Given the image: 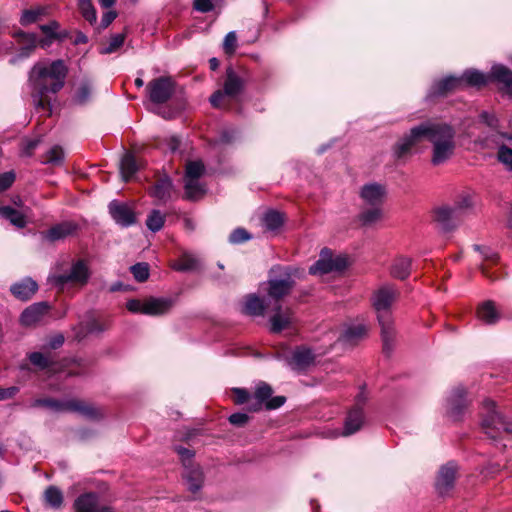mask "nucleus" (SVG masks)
I'll return each mask as SVG.
<instances>
[{
	"label": "nucleus",
	"instance_id": "obj_1",
	"mask_svg": "<svg viewBox=\"0 0 512 512\" xmlns=\"http://www.w3.org/2000/svg\"><path fill=\"white\" fill-rule=\"evenodd\" d=\"M426 139L431 144L430 162L433 166H441L450 161L456 151V130L446 122L426 121L414 126L401 137L393 147L396 159L411 155L412 149Z\"/></svg>",
	"mask_w": 512,
	"mask_h": 512
},
{
	"label": "nucleus",
	"instance_id": "obj_2",
	"mask_svg": "<svg viewBox=\"0 0 512 512\" xmlns=\"http://www.w3.org/2000/svg\"><path fill=\"white\" fill-rule=\"evenodd\" d=\"M426 139L431 144L430 162L433 166H441L450 161L456 151V130L446 122L426 121L414 126L401 137L393 147L396 159L411 155L412 149Z\"/></svg>",
	"mask_w": 512,
	"mask_h": 512
},
{
	"label": "nucleus",
	"instance_id": "obj_3",
	"mask_svg": "<svg viewBox=\"0 0 512 512\" xmlns=\"http://www.w3.org/2000/svg\"><path fill=\"white\" fill-rule=\"evenodd\" d=\"M67 66L63 60L37 62L29 72V84L32 89V99L36 108H50L49 94H56L65 83Z\"/></svg>",
	"mask_w": 512,
	"mask_h": 512
},
{
	"label": "nucleus",
	"instance_id": "obj_4",
	"mask_svg": "<svg viewBox=\"0 0 512 512\" xmlns=\"http://www.w3.org/2000/svg\"><path fill=\"white\" fill-rule=\"evenodd\" d=\"M399 295L398 290L390 284H385L374 291L371 301L377 313L381 326V336L385 351L392 348L395 337L394 323L391 315V307Z\"/></svg>",
	"mask_w": 512,
	"mask_h": 512
},
{
	"label": "nucleus",
	"instance_id": "obj_5",
	"mask_svg": "<svg viewBox=\"0 0 512 512\" xmlns=\"http://www.w3.org/2000/svg\"><path fill=\"white\" fill-rule=\"evenodd\" d=\"M31 406L35 408L43 407L55 413H77L85 418L93 420L100 419L103 416L101 409L78 399L57 400L53 398H40L35 399Z\"/></svg>",
	"mask_w": 512,
	"mask_h": 512
},
{
	"label": "nucleus",
	"instance_id": "obj_6",
	"mask_svg": "<svg viewBox=\"0 0 512 512\" xmlns=\"http://www.w3.org/2000/svg\"><path fill=\"white\" fill-rule=\"evenodd\" d=\"M295 284L294 273L289 267L276 266L270 270L268 279V296L275 300V303L288 295Z\"/></svg>",
	"mask_w": 512,
	"mask_h": 512
},
{
	"label": "nucleus",
	"instance_id": "obj_7",
	"mask_svg": "<svg viewBox=\"0 0 512 512\" xmlns=\"http://www.w3.org/2000/svg\"><path fill=\"white\" fill-rule=\"evenodd\" d=\"M481 415V427L490 438H497L501 431L512 432V425L496 410L493 400H484Z\"/></svg>",
	"mask_w": 512,
	"mask_h": 512
},
{
	"label": "nucleus",
	"instance_id": "obj_8",
	"mask_svg": "<svg viewBox=\"0 0 512 512\" xmlns=\"http://www.w3.org/2000/svg\"><path fill=\"white\" fill-rule=\"evenodd\" d=\"M179 458L183 464V478L188 490L192 493L198 492L203 485L204 475L201 468L193 463L195 450H178Z\"/></svg>",
	"mask_w": 512,
	"mask_h": 512
},
{
	"label": "nucleus",
	"instance_id": "obj_9",
	"mask_svg": "<svg viewBox=\"0 0 512 512\" xmlns=\"http://www.w3.org/2000/svg\"><path fill=\"white\" fill-rule=\"evenodd\" d=\"M90 278V270L84 260L74 262L68 272L53 275L51 282L63 288L67 284L85 285Z\"/></svg>",
	"mask_w": 512,
	"mask_h": 512
},
{
	"label": "nucleus",
	"instance_id": "obj_10",
	"mask_svg": "<svg viewBox=\"0 0 512 512\" xmlns=\"http://www.w3.org/2000/svg\"><path fill=\"white\" fill-rule=\"evenodd\" d=\"M347 258L341 255L333 257L332 252L325 248L321 251L319 259L310 266L309 273L323 275L334 271H342L347 267Z\"/></svg>",
	"mask_w": 512,
	"mask_h": 512
},
{
	"label": "nucleus",
	"instance_id": "obj_11",
	"mask_svg": "<svg viewBox=\"0 0 512 512\" xmlns=\"http://www.w3.org/2000/svg\"><path fill=\"white\" fill-rule=\"evenodd\" d=\"M243 86V79L232 68H228L223 90H217L210 96L211 105L216 108L220 107L224 96H237L242 91Z\"/></svg>",
	"mask_w": 512,
	"mask_h": 512
},
{
	"label": "nucleus",
	"instance_id": "obj_12",
	"mask_svg": "<svg viewBox=\"0 0 512 512\" xmlns=\"http://www.w3.org/2000/svg\"><path fill=\"white\" fill-rule=\"evenodd\" d=\"M175 83L170 77H159L147 85L149 99L155 104L167 102L173 95Z\"/></svg>",
	"mask_w": 512,
	"mask_h": 512
},
{
	"label": "nucleus",
	"instance_id": "obj_13",
	"mask_svg": "<svg viewBox=\"0 0 512 512\" xmlns=\"http://www.w3.org/2000/svg\"><path fill=\"white\" fill-rule=\"evenodd\" d=\"M272 393L273 390L268 384L260 383L253 395V399L256 401L253 409L257 411L264 406L267 410H273L281 407L285 403L286 398L284 396L271 397Z\"/></svg>",
	"mask_w": 512,
	"mask_h": 512
},
{
	"label": "nucleus",
	"instance_id": "obj_14",
	"mask_svg": "<svg viewBox=\"0 0 512 512\" xmlns=\"http://www.w3.org/2000/svg\"><path fill=\"white\" fill-rule=\"evenodd\" d=\"M13 37L19 45L16 55L10 59L11 64H16L24 59L29 58L38 46V39L34 33H26L24 31L16 32Z\"/></svg>",
	"mask_w": 512,
	"mask_h": 512
},
{
	"label": "nucleus",
	"instance_id": "obj_15",
	"mask_svg": "<svg viewBox=\"0 0 512 512\" xmlns=\"http://www.w3.org/2000/svg\"><path fill=\"white\" fill-rule=\"evenodd\" d=\"M458 465L455 461H448L439 468L435 489L439 495L444 496L454 487Z\"/></svg>",
	"mask_w": 512,
	"mask_h": 512
},
{
	"label": "nucleus",
	"instance_id": "obj_16",
	"mask_svg": "<svg viewBox=\"0 0 512 512\" xmlns=\"http://www.w3.org/2000/svg\"><path fill=\"white\" fill-rule=\"evenodd\" d=\"M466 390L462 386L453 388L446 399V411L448 415L458 420L468 405Z\"/></svg>",
	"mask_w": 512,
	"mask_h": 512
},
{
	"label": "nucleus",
	"instance_id": "obj_17",
	"mask_svg": "<svg viewBox=\"0 0 512 512\" xmlns=\"http://www.w3.org/2000/svg\"><path fill=\"white\" fill-rule=\"evenodd\" d=\"M293 322V312L290 308H283L279 303L273 306V314L269 318L270 330L279 333L288 328Z\"/></svg>",
	"mask_w": 512,
	"mask_h": 512
},
{
	"label": "nucleus",
	"instance_id": "obj_18",
	"mask_svg": "<svg viewBox=\"0 0 512 512\" xmlns=\"http://www.w3.org/2000/svg\"><path fill=\"white\" fill-rule=\"evenodd\" d=\"M314 362V352L304 346L296 348L288 360L290 368L296 371H304L312 366Z\"/></svg>",
	"mask_w": 512,
	"mask_h": 512
},
{
	"label": "nucleus",
	"instance_id": "obj_19",
	"mask_svg": "<svg viewBox=\"0 0 512 512\" xmlns=\"http://www.w3.org/2000/svg\"><path fill=\"white\" fill-rule=\"evenodd\" d=\"M462 88V79H460V77L447 76L432 84L427 93V98L432 99L434 97L444 96L451 91Z\"/></svg>",
	"mask_w": 512,
	"mask_h": 512
},
{
	"label": "nucleus",
	"instance_id": "obj_20",
	"mask_svg": "<svg viewBox=\"0 0 512 512\" xmlns=\"http://www.w3.org/2000/svg\"><path fill=\"white\" fill-rule=\"evenodd\" d=\"M109 213L113 220L122 227H128L136 220L133 210L125 203L112 201L109 204Z\"/></svg>",
	"mask_w": 512,
	"mask_h": 512
},
{
	"label": "nucleus",
	"instance_id": "obj_21",
	"mask_svg": "<svg viewBox=\"0 0 512 512\" xmlns=\"http://www.w3.org/2000/svg\"><path fill=\"white\" fill-rule=\"evenodd\" d=\"M363 422L364 414L362 408L356 406L349 411L343 429L335 431L333 437L350 436L361 429Z\"/></svg>",
	"mask_w": 512,
	"mask_h": 512
},
{
	"label": "nucleus",
	"instance_id": "obj_22",
	"mask_svg": "<svg viewBox=\"0 0 512 512\" xmlns=\"http://www.w3.org/2000/svg\"><path fill=\"white\" fill-rule=\"evenodd\" d=\"M360 196L367 205L381 206L386 196V188L379 183H368L361 188Z\"/></svg>",
	"mask_w": 512,
	"mask_h": 512
},
{
	"label": "nucleus",
	"instance_id": "obj_23",
	"mask_svg": "<svg viewBox=\"0 0 512 512\" xmlns=\"http://www.w3.org/2000/svg\"><path fill=\"white\" fill-rule=\"evenodd\" d=\"M493 80L501 84V90L512 97V71L501 64L493 65L489 74V81Z\"/></svg>",
	"mask_w": 512,
	"mask_h": 512
},
{
	"label": "nucleus",
	"instance_id": "obj_24",
	"mask_svg": "<svg viewBox=\"0 0 512 512\" xmlns=\"http://www.w3.org/2000/svg\"><path fill=\"white\" fill-rule=\"evenodd\" d=\"M75 508L78 512H112L108 506L98 507L96 493H86L79 496L75 501Z\"/></svg>",
	"mask_w": 512,
	"mask_h": 512
},
{
	"label": "nucleus",
	"instance_id": "obj_25",
	"mask_svg": "<svg viewBox=\"0 0 512 512\" xmlns=\"http://www.w3.org/2000/svg\"><path fill=\"white\" fill-rule=\"evenodd\" d=\"M173 306L171 298H156L150 297L144 300V314L151 316H158L167 313Z\"/></svg>",
	"mask_w": 512,
	"mask_h": 512
},
{
	"label": "nucleus",
	"instance_id": "obj_26",
	"mask_svg": "<svg viewBox=\"0 0 512 512\" xmlns=\"http://www.w3.org/2000/svg\"><path fill=\"white\" fill-rule=\"evenodd\" d=\"M37 290H38L37 283L29 277L24 278L21 281L14 283L10 287L11 293L17 299H20L22 301L29 300L36 293Z\"/></svg>",
	"mask_w": 512,
	"mask_h": 512
},
{
	"label": "nucleus",
	"instance_id": "obj_27",
	"mask_svg": "<svg viewBox=\"0 0 512 512\" xmlns=\"http://www.w3.org/2000/svg\"><path fill=\"white\" fill-rule=\"evenodd\" d=\"M47 310L48 305L44 302L32 304L22 312L20 322L24 326H32L41 321Z\"/></svg>",
	"mask_w": 512,
	"mask_h": 512
},
{
	"label": "nucleus",
	"instance_id": "obj_28",
	"mask_svg": "<svg viewBox=\"0 0 512 512\" xmlns=\"http://www.w3.org/2000/svg\"><path fill=\"white\" fill-rule=\"evenodd\" d=\"M77 226L72 222H63L51 227L42 233L43 239L49 242L62 240L72 235L76 231Z\"/></svg>",
	"mask_w": 512,
	"mask_h": 512
},
{
	"label": "nucleus",
	"instance_id": "obj_29",
	"mask_svg": "<svg viewBox=\"0 0 512 512\" xmlns=\"http://www.w3.org/2000/svg\"><path fill=\"white\" fill-rule=\"evenodd\" d=\"M174 187L171 179L167 176L160 178L152 187L150 194L160 203H166L172 197Z\"/></svg>",
	"mask_w": 512,
	"mask_h": 512
},
{
	"label": "nucleus",
	"instance_id": "obj_30",
	"mask_svg": "<svg viewBox=\"0 0 512 512\" xmlns=\"http://www.w3.org/2000/svg\"><path fill=\"white\" fill-rule=\"evenodd\" d=\"M477 317L485 324H495L500 319V314L491 300H487L479 305Z\"/></svg>",
	"mask_w": 512,
	"mask_h": 512
},
{
	"label": "nucleus",
	"instance_id": "obj_31",
	"mask_svg": "<svg viewBox=\"0 0 512 512\" xmlns=\"http://www.w3.org/2000/svg\"><path fill=\"white\" fill-rule=\"evenodd\" d=\"M266 305L264 301L255 294H250L245 298L242 312L250 316L264 315Z\"/></svg>",
	"mask_w": 512,
	"mask_h": 512
},
{
	"label": "nucleus",
	"instance_id": "obj_32",
	"mask_svg": "<svg viewBox=\"0 0 512 512\" xmlns=\"http://www.w3.org/2000/svg\"><path fill=\"white\" fill-rule=\"evenodd\" d=\"M0 217L6 219L17 228H24L27 224L26 213L15 210L10 206L0 207Z\"/></svg>",
	"mask_w": 512,
	"mask_h": 512
},
{
	"label": "nucleus",
	"instance_id": "obj_33",
	"mask_svg": "<svg viewBox=\"0 0 512 512\" xmlns=\"http://www.w3.org/2000/svg\"><path fill=\"white\" fill-rule=\"evenodd\" d=\"M460 79H462L463 87L466 85L481 87L489 82V75L476 69H468L460 76Z\"/></svg>",
	"mask_w": 512,
	"mask_h": 512
},
{
	"label": "nucleus",
	"instance_id": "obj_34",
	"mask_svg": "<svg viewBox=\"0 0 512 512\" xmlns=\"http://www.w3.org/2000/svg\"><path fill=\"white\" fill-rule=\"evenodd\" d=\"M411 264V259L406 257H399L395 259L391 267L392 276L401 280L406 279L410 274Z\"/></svg>",
	"mask_w": 512,
	"mask_h": 512
},
{
	"label": "nucleus",
	"instance_id": "obj_35",
	"mask_svg": "<svg viewBox=\"0 0 512 512\" xmlns=\"http://www.w3.org/2000/svg\"><path fill=\"white\" fill-rule=\"evenodd\" d=\"M284 223L283 214L275 210H269L262 216V224L268 231L278 230Z\"/></svg>",
	"mask_w": 512,
	"mask_h": 512
},
{
	"label": "nucleus",
	"instance_id": "obj_36",
	"mask_svg": "<svg viewBox=\"0 0 512 512\" xmlns=\"http://www.w3.org/2000/svg\"><path fill=\"white\" fill-rule=\"evenodd\" d=\"M459 215L455 212V209L450 206H442L436 209L435 218L444 229L449 230L451 228L452 220L458 218Z\"/></svg>",
	"mask_w": 512,
	"mask_h": 512
},
{
	"label": "nucleus",
	"instance_id": "obj_37",
	"mask_svg": "<svg viewBox=\"0 0 512 512\" xmlns=\"http://www.w3.org/2000/svg\"><path fill=\"white\" fill-rule=\"evenodd\" d=\"M137 170L138 165L136 163L135 157L130 153H126L120 162V172L123 180H130Z\"/></svg>",
	"mask_w": 512,
	"mask_h": 512
},
{
	"label": "nucleus",
	"instance_id": "obj_38",
	"mask_svg": "<svg viewBox=\"0 0 512 512\" xmlns=\"http://www.w3.org/2000/svg\"><path fill=\"white\" fill-rule=\"evenodd\" d=\"M185 197L189 200H198L205 194L204 186L199 179H184Z\"/></svg>",
	"mask_w": 512,
	"mask_h": 512
},
{
	"label": "nucleus",
	"instance_id": "obj_39",
	"mask_svg": "<svg viewBox=\"0 0 512 512\" xmlns=\"http://www.w3.org/2000/svg\"><path fill=\"white\" fill-rule=\"evenodd\" d=\"M367 332L364 325H355L348 327L344 333L339 337V340L345 344H354L356 341L361 339Z\"/></svg>",
	"mask_w": 512,
	"mask_h": 512
},
{
	"label": "nucleus",
	"instance_id": "obj_40",
	"mask_svg": "<svg viewBox=\"0 0 512 512\" xmlns=\"http://www.w3.org/2000/svg\"><path fill=\"white\" fill-rule=\"evenodd\" d=\"M198 267V259L192 254L185 253L178 260L173 262L172 268L176 271L188 272Z\"/></svg>",
	"mask_w": 512,
	"mask_h": 512
},
{
	"label": "nucleus",
	"instance_id": "obj_41",
	"mask_svg": "<svg viewBox=\"0 0 512 512\" xmlns=\"http://www.w3.org/2000/svg\"><path fill=\"white\" fill-rule=\"evenodd\" d=\"M382 217L381 206H371L359 214V221L364 226H371L377 223Z\"/></svg>",
	"mask_w": 512,
	"mask_h": 512
},
{
	"label": "nucleus",
	"instance_id": "obj_42",
	"mask_svg": "<svg viewBox=\"0 0 512 512\" xmlns=\"http://www.w3.org/2000/svg\"><path fill=\"white\" fill-rule=\"evenodd\" d=\"M474 206L473 196L469 192H462L456 199L453 209L460 216Z\"/></svg>",
	"mask_w": 512,
	"mask_h": 512
},
{
	"label": "nucleus",
	"instance_id": "obj_43",
	"mask_svg": "<svg viewBox=\"0 0 512 512\" xmlns=\"http://www.w3.org/2000/svg\"><path fill=\"white\" fill-rule=\"evenodd\" d=\"M124 33H117L111 35L106 46L101 47L100 54H111L117 52L124 44L125 41Z\"/></svg>",
	"mask_w": 512,
	"mask_h": 512
},
{
	"label": "nucleus",
	"instance_id": "obj_44",
	"mask_svg": "<svg viewBox=\"0 0 512 512\" xmlns=\"http://www.w3.org/2000/svg\"><path fill=\"white\" fill-rule=\"evenodd\" d=\"M45 12L46 9L40 6L24 10L20 18V23L23 26L33 24L40 20L41 17L45 14Z\"/></svg>",
	"mask_w": 512,
	"mask_h": 512
},
{
	"label": "nucleus",
	"instance_id": "obj_45",
	"mask_svg": "<svg viewBox=\"0 0 512 512\" xmlns=\"http://www.w3.org/2000/svg\"><path fill=\"white\" fill-rule=\"evenodd\" d=\"M165 214L159 210H152L146 219V226L152 232L160 231L165 223Z\"/></svg>",
	"mask_w": 512,
	"mask_h": 512
},
{
	"label": "nucleus",
	"instance_id": "obj_46",
	"mask_svg": "<svg viewBox=\"0 0 512 512\" xmlns=\"http://www.w3.org/2000/svg\"><path fill=\"white\" fill-rule=\"evenodd\" d=\"M45 501L53 508H59L63 502V494L60 489L55 486H50L46 489Z\"/></svg>",
	"mask_w": 512,
	"mask_h": 512
},
{
	"label": "nucleus",
	"instance_id": "obj_47",
	"mask_svg": "<svg viewBox=\"0 0 512 512\" xmlns=\"http://www.w3.org/2000/svg\"><path fill=\"white\" fill-rule=\"evenodd\" d=\"M78 7L85 20L90 24L96 23L97 13L91 0H78Z\"/></svg>",
	"mask_w": 512,
	"mask_h": 512
},
{
	"label": "nucleus",
	"instance_id": "obj_48",
	"mask_svg": "<svg viewBox=\"0 0 512 512\" xmlns=\"http://www.w3.org/2000/svg\"><path fill=\"white\" fill-rule=\"evenodd\" d=\"M92 87L89 82H82L77 88L73 101L77 104L83 105L85 104L91 97Z\"/></svg>",
	"mask_w": 512,
	"mask_h": 512
},
{
	"label": "nucleus",
	"instance_id": "obj_49",
	"mask_svg": "<svg viewBox=\"0 0 512 512\" xmlns=\"http://www.w3.org/2000/svg\"><path fill=\"white\" fill-rule=\"evenodd\" d=\"M63 159L64 153L62 148L59 146H54L46 152L43 163L59 165L62 163Z\"/></svg>",
	"mask_w": 512,
	"mask_h": 512
},
{
	"label": "nucleus",
	"instance_id": "obj_50",
	"mask_svg": "<svg viewBox=\"0 0 512 512\" xmlns=\"http://www.w3.org/2000/svg\"><path fill=\"white\" fill-rule=\"evenodd\" d=\"M204 173V165L201 161H191L186 165L184 179H199Z\"/></svg>",
	"mask_w": 512,
	"mask_h": 512
},
{
	"label": "nucleus",
	"instance_id": "obj_51",
	"mask_svg": "<svg viewBox=\"0 0 512 512\" xmlns=\"http://www.w3.org/2000/svg\"><path fill=\"white\" fill-rule=\"evenodd\" d=\"M130 270L138 282H144L149 277V265L147 263H137L131 266Z\"/></svg>",
	"mask_w": 512,
	"mask_h": 512
},
{
	"label": "nucleus",
	"instance_id": "obj_52",
	"mask_svg": "<svg viewBox=\"0 0 512 512\" xmlns=\"http://www.w3.org/2000/svg\"><path fill=\"white\" fill-rule=\"evenodd\" d=\"M498 159L509 170H512V146L501 145L498 150Z\"/></svg>",
	"mask_w": 512,
	"mask_h": 512
},
{
	"label": "nucleus",
	"instance_id": "obj_53",
	"mask_svg": "<svg viewBox=\"0 0 512 512\" xmlns=\"http://www.w3.org/2000/svg\"><path fill=\"white\" fill-rule=\"evenodd\" d=\"M251 238V235L245 229L237 228L230 234L229 242L232 244H240Z\"/></svg>",
	"mask_w": 512,
	"mask_h": 512
},
{
	"label": "nucleus",
	"instance_id": "obj_54",
	"mask_svg": "<svg viewBox=\"0 0 512 512\" xmlns=\"http://www.w3.org/2000/svg\"><path fill=\"white\" fill-rule=\"evenodd\" d=\"M237 46V37L234 31L226 34L223 41V49L227 54H233Z\"/></svg>",
	"mask_w": 512,
	"mask_h": 512
},
{
	"label": "nucleus",
	"instance_id": "obj_55",
	"mask_svg": "<svg viewBox=\"0 0 512 512\" xmlns=\"http://www.w3.org/2000/svg\"><path fill=\"white\" fill-rule=\"evenodd\" d=\"M29 360L33 365L41 369L46 368L49 365V359L40 352L31 353L29 355Z\"/></svg>",
	"mask_w": 512,
	"mask_h": 512
},
{
	"label": "nucleus",
	"instance_id": "obj_56",
	"mask_svg": "<svg viewBox=\"0 0 512 512\" xmlns=\"http://www.w3.org/2000/svg\"><path fill=\"white\" fill-rule=\"evenodd\" d=\"M15 181V173L8 171L0 174V192L7 190Z\"/></svg>",
	"mask_w": 512,
	"mask_h": 512
},
{
	"label": "nucleus",
	"instance_id": "obj_57",
	"mask_svg": "<svg viewBox=\"0 0 512 512\" xmlns=\"http://www.w3.org/2000/svg\"><path fill=\"white\" fill-rule=\"evenodd\" d=\"M474 248L481 253L485 262L494 263L498 259L497 253L488 247L475 245Z\"/></svg>",
	"mask_w": 512,
	"mask_h": 512
},
{
	"label": "nucleus",
	"instance_id": "obj_58",
	"mask_svg": "<svg viewBox=\"0 0 512 512\" xmlns=\"http://www.w3.org/2000/svg\"><path fill=\"white\" fill-rule=\"evenodd\" d=\"M234 394V402L236 404H244L250 400V398H253L247 390L241 389V388H234L232 390Z\"/></svg>",
	"mask_w": 512,
	"mask_h": 512
},
{
	"label": "nucleus",
	"instance_id": "obj_59",
	"mask_svg": "<svg viewBox=\"0 0 512 512\" xmlns=\"http://www.w3.org/2000/svg\"><path fill=\"white\" fill-rule=\"evenodd\" d=\"M39 28L47 37L55 38L59 23L57 21H51L48 24L40 25Z\"/></svg>",
	"mask_w": 512,
	"mask_h": 512
},
{
	"label": "nucleus",
	"instance_id": "obj_60",
	"mask_svg": "<svg viewBox=\"0 0 512 512\" xmlns=\"http://www.w3.org/2000/svg\"><path fill=\"white\" fill-rule=\"evenodd\" d=\"M249 420V417L246 413H234L229 416V422L237 427L244 426Z\"/></svg>",
	"mask_w": 512,
	"mask_h": 512
},
{
	"label": "nucleus",
	"instance_id": "obj_61",
	"mask_svg": "<svg viewBox=\"0 0 512 512\" xmlns=\"http://www.w3.org/2000/svg\"><path fill=\"white\" fill-rule=\"evenodd\" d=\"M194 8L202 13L209 12L214 8V0H194Z\"/></svg>",
	"mask_w": 512,
	"mask_h": 512
},
{
	"label": "nucleus",
	"instance_id": "obj_62",
	"mask_svg": "<svg viewBox=\"0 0 512 512\" xmlns=\"http://www.w3.org/2000/svg\"><path fill=\"white\" fill-rule=\"evenodd\" d=\"M126 308L132 313L144 314V300L131 299L126 303Z\"/></svg>",
	"mask_w": 512,
	"mask_h": 512
},
{
	"label": "nucleus",
	"instance_id": "obj_63",
	"mask_svg": "<svg viewBox=\"0 0 512 512\" xmlns=\"http://www.w3.org/2000/svg\"><path fill=\"white\" fill-rule=\"evenodd\" d=\"M202 435V429L200 428H185L184 434L181 438L185 441H194L198 436Z\"/></svg>",
	"mask_w": 512,
	"mask_h": 512
},
{
	"label": "nucleus",
	"instance_id": "obj_64",
	"mask_svg": "<svg viewBox=\"0 0 512 512\" xmlns=\"http://www.w3.org/2000/svg\"><path fill=\"white\" fill-rule=\"evenodd\" d=\"M108 327H109L108 323L100 324L97 321H92L87 328V332L88 333H99V332H103L104 330L108 329Z\"/></svg>",
	"mask_w": 512,
	"mask_h": 512
}]
</instances>
